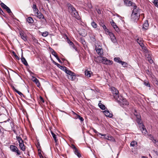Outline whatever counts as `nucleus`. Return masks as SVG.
I'll use <instances>...</instances> for the list:
<instances>
[{
  "instance_id": "f257e3e1",
  "label": "nucleus",
  "mask_w": 158,
  "mask_h": 158,
  "mask_svg": "<svg viewBox=\"0 0 158 158\" xmlns=\"http://www.w3.org/2000/svg\"><path fill=\"white\" fill-rule=\"evenodd\" d=\"M67 6L69 12L71 13L72 15L77 19H79L80 16L76 9L73 6L69 3L67 4Z\"/></svg>"
},
{
  "instance_id": "f03ea898",
  "label": "nucleus",
  "mask_w": 158,
  "mask_h": 158,
  "mask_svg": "<svg viewBox=\"0 0 158 158\" xmlns=\"http://www.w3.org/2000/svg\"><path fill=\"white\" fill-rule=\"evenodd\" d=\"M95 61L97 63H102L106 64H111L113 62L112 61L108 60L107 58L100 56H98L96 59Z\"/></svg>"
},
{
  "instance_id": "7ed1b4c3",
  "label": "nucleus",
  "mask_w": 158,
  "mask_h": 158,
  "mask_svg": "<svg viewBox=\"0 0 158 158\" xmlns=\"http://www.w3.org/2000/svg\"><path fill=\"white\" fill-rule=\"evenodd\" d=\"M117 102H118L120 105L122 106V105H128V102L127 100L124 98H123L122 96H119L118 98L116 99Z\"/></svg>"
},
{
  "instance_id": "20e7f679",
  "label": "nucleus",
  "mask_w": 158,
  "mask_h": 158,
  "mask_svg": "<svg viewBox=\"0 0 158 158\" xmlns=\"http://www.w3.org/2000/svg\"><path fill=\"white\" fill-rule=\"evenodd\" d=\"M16 139L18 140L19 143L20 148L23 151H24L25 150V146L23 143V141L21 137L17 136Z\"/></svg>"
},
{
  "instance_id": "39448f33",
  "label": "nucleus",
  "mask_w": 158,
  "mask_h": 158,
  "mask_svg": "<svg viewBox=\"0 0 158 158\" xmlns=\"http://www.w3.org/2000/svg\"><path fill=\"white\" fill-rule=\"evenodd\" d=\"M131 9H133L132 12L137 14V15H139L140 16L144 15V14H142L140 15V13L141 12V10L138 7L136 4L132 7Z\"/></svg>"
},
{
  "instance_id": "423d86ee",
  "label": "nucleus",
  "mask_w": 158,
  "mask_h": 158,
  "mask_svg": "<svg viewBox=\"0 0 158 158\" xmlns=\"http://www.w3.org/2000/svg\"><path fill=\"white\" fill-rule=\"evenodd\" d=\"M140 16L137 14L132 12L131 15V19L133 21L137 22L139 20Z\"/></svg>"
},
{
  "instance_id": "0eeeda50",
  "label": "nucleus",
  "mask_w": 158,
  "mask_h": 158,
  "mask_svg": "<svg viewBox=\"0 0 158 158\" xmlns=\"http://www.w3.org/2000/svg\"><path fill=\"white\" fill-rule=\"evenodd\" d=\"M10 149L12 151L16 153L17 155H21L20 151L16 146L11 145L10 146Z\"/></svg>"
},
{
  "instance_id": "6e6552de",
  "label": "nucleus",
  "mask_w": 158,
  "mask_h": 158,
  "mask_svg": "<svg viewBox=\"0 0 158 158\" xmlns=\"http://www.w3.org/2000/svg\"><path fill=\"white\" fill-rule=\"evenodd\" d=\"M111 90L112 92V93L113 95V96L114 98L116 99L118 98H119V96L118 95V90H117L116 88H115L114 87H112L111 88Z\"/></svg>"
},
{
  "instance_id": "1a4fd4ad",
  "label": "nucleus",
  "mask_w": 158,
  "mask_h": 158,
  "mask_svg": "<svg viewBox=\"0 0 158 158\" xmlns=\"http://www.w3.org/2000/svg\"><path fill=\"white\" fill-rule=\"evenodd\" d=\"M137 42L139 44L140 46L143 49L146 50V48L144 47L143 44V39L141 38H138L136 40Z\"/></svg>"
},
{
  "instance_id": "9d476101",
  "label": "nucleus",
  "mask_w": 158,
  "mask_h": 158,
  "mask_svg": "<svg viewBox=\"0 0 158 158\" xmlns=\"http://www.w3.org/2000/svg\"><path fill=\"white\" fill-rule=\"evenodd\" d=\"M139 127L143 135H145L147 133V131L143 124L140 123Z\"/></svg>"
},
{
  "instance_id": "9b49d317",
  "label": "nucleus",
  "mask_w": 158,
  "mask_h": 158,
  "mask_svg": "<svg viewBox=\"0 0 158 158\" xmlns=\"http://www.w3.org/2000/svg\"><path fill=\"white\" fill-rule=\"evenodd\" d=\"M124 4L127 6H131L132 7L135 4L130 1H123Z\"/></svg>"
},
{
  "instance_id": "f8f14e48",
  "label": "nucleus",
  "mask_w": 158,
  "mask_h": 158,
  "mask_svg": "<svg viewBox=\"0 0 158 158\" xmlns=\"http://www.w3.org/2000/svg\"><path fill=\"white\" fill-rule=\"evenodd\" d=\"M108 35L110 36L111 40L112 42L114 43H116L117 42V40L116 39L114 35V34L112 32H109L108 33Z\"/></svg>"
},
{
  "instance_id": "ddd939ff",
  "label": "nucleus",
  "mask_w": 158,
  "mask_h": 158,
  "mask_svg": "<svg viewBox=\"0 0 158 158\" xmlns=\"http://www.w3.org/2000/svg\"><path fill=\"white\" fill-rule=\"evenodd\" d=\"M32 80L35 83L38 87H40L41 85L40 83L39 80L37 79L34 77H33Z\"/></svg>"
},
{
  "instance_id": "4468645a",
  "label": "nucleus",
  "mask_w": 158,
  "mask_h": 158,
  "mask_svg": "<svg viewBox=\"0 0 158 158\" xmlns=\"http://www.w3.org/2000/svg\"><path fill=\"white\" fill-rule=\"evenodd\" d=\"M110 23L112 26L117 32H118L119 31V28L118 27L116 23L113 20H112V21L110 22Z\"/></svg>"
},
{
  "instance_id": "2eb2a0df",
  "label": "nucleus",
  "mask_w": 158,
  "mask_h": 158,
  "mask_svg": "<svg viewBox=\"0 0 158 158\" xmlns=\"http://www.w3.org/2000/svg\"><path fill=\"white\" fill-rule=\"evenodd\" d=\"M63 71H64L67 74H69L70 76H75V73L70 70H68L66 67V69L63 70Z\"/></svg>"
},
{
  "instance_id": "dca6fc26",
  "label": "nucleus",
  "mask_w": 158,
  "mask_h": 158,
  "mask_svg": "<svg viewBox=\"0 0 158 158\" xmlns=\"http://www.w3.org/2000/svg\"><path fill=\"white\" fill-rule=\"evenodd\" d=\"M149 26V24L148 23V20H146L145 21L143 25L142 29L143 30H147L148 29V28Z\"/></svg>"
},
{
  "instance_id": "f3484780",
  "label": "nucleus",
  "mask_w": 158,
  "mask_h": 158,
  "mask_svg": "<svg viewBox=\"0 0 158 158\" xmlns=\"http://www.w3.org/2000/svg\"><path fill=\"white\" fill-rule=\"evenodd\" d=\"M97 53L100 56H101L103 54V51L102 48L96 47L95 48Z\"/></svg>"
},
{
  "instance_id": "a211bd4d",
  "label": "nucleus",
  "mask_w": 158,
  "mask_h": 158,
  "mask_svg": "<svg viewBox=\"0 0 158 158\" xmlns=\"http://www.w3.org/2000/svg\"><path fill=\"white\" fill-rule=\"evenodd\" d=\"M35 14H36V15L40 19H44L45 20V21L46 20V19L44 18V17L43 15L40 12H36Z\"/></svg>"
},
{
  "instance_id": "6ab92c4d",
  "label": "nucleus",
  "mask_w": 158,
  "mask_h": 158,
  "mask_svg": "<svg viewBox=\"0 0 158 158\" xmlns=\"http://www.w3.org/2000/svg\"><path fill=\"white\" fill-rule=\"evenodd\" d=\"M53 62L55 65H56L58 67L60 68L61 70H63L66 69V67L61 66L59 64L56 63L53 60Z\"/></svg>"
},
{
  "instance_id": "aec40b11",
  "label": "nucleus",
  "mask_w": 158,
  "mask_h": 158,
  "mask_svg": "<svg viewBox=\"0 0 158 158\" xmlns=\"http://www.w3.org/2000/svg\"><path fill=\"white\" fill-rule=\"evenodd\" d=\"M19 34L21 38L24 41L27 40V36L23 32H20Z\"/></svg>"
},
{
  "instance_id": "412c9836",
  "label": "nucleus",
  "mask_w": 158,
  "mask_h": 158,
  "mask_svg": "<svg viewBox=\"0 0 158 158\" xmlns=\"http://www.w3.org/2000/svg\"><path fill=\"white\" fill-rule=\"evenodd\" d=\"M104 113L105 116L106 117H108L110 118H111L112 117L113 114L110 113L108 110H105L104 111Z\"/></svg>"
},
{
  "instance_id": "4be33fe9",
  "label": "nucleus",
  "mask_w": 158,
  "mask_h": 158,
  "mask_svg": "<svg viewBox=\"0 0 158 158\" xmlns=\"http://www.w3.org/2000/svg\"><path fill=\"white\" fill-rule=\"evenodd\" d=\"M32 8L33 9V11L34 13H35L36 12H39V10L38 9L36 5L35 4H34L32 6Z\"/></svg>"
},
{
  "instance_id": "5701e85b",
  "label": "nucleus",
  "mask_w": 158,
  "mask_h": 158,
  "mask_svg": "<svg viewBox=\"0 0 158 158\" xmlns=\"http://www.w3.org/2000/svg\"><path fill=\"white\" fill-rule=\"evenodd\" d=\"M21 60L22 62L23 63V64H24L25 65H26V66L28 65V63H27L26 59L25 58H24L23 57V56L22 55Z\"/></svg>"
},
{
  "instance_id": "b1692460",
  "label": "nucleus",
  "mask_w": 158,
  "mask_h": 158,
  "mask_svg": "<svg viewBox=\"0 0 158 158\" xmlns=\"http://www.w3.org/2000/svg\"><path fill=\"white\" fill-rule=\"evenodd\" d=\"M107 140H109V141H110L112 142H115V139L114 138V137L110 135H108V136L107 137Z\"/></svg>"
},
{
  "instance_id": "393cba45",
  "label": "nucleus",
  "mask_w": 158,
  "mask_h": 158,
  "mask_svg": "<svg viewBox=\"0 0 158 158\" xmlns=\"http://www.w3.org/2000/svg\"><path fill=\"white\" fill-rule=\"evenodd\" d=\"M137 118L136 121L137 123H138L139 124H140V122L141 121V119H140L141 116L139 114H136L135 115Z\"/></svg>"
},
{
  "instance_id": "a878e982",
  "label": "nucleus",
  "mask_w": 158,
  "mask_h": 158,
  "mask_svg": "<svg viewBox=\"0 0 158 158\" xmlns=\"http://www.w3.org/2000/svg\"><path fill=\"white\" fill-rule=\"evenodd\" d=\"M27 21L30 23H32L34 22V20L31 17H29L27 19Z\"/></svg>"
},
{
  "instance_id": "bb28decb",
  "label": "nucleus",
  "mask_w": 158,
  "mask_h": 158,
  "mask_svg": "<svg viewBox=\"0 0 158 158\" xmlns=\"http://www.w3.org/2000/svg\"><path fill=\"white\" fill-rule=\"evenodd\" d=\"M137 142L135 141H132L130 143L131 146L133 147H137Z\"/></svg>"
},
{
  "instance_id": "cd10ccee",
  "label": "nucleus",
  "mask_w": 158,
  "mask_h": 158,
  "mask_svg": "<svg viewBox=\"0 0 158 158\" xmlns=\"http://www.w3.org/2000/svg\"><path fill=\"white\" fill-rule=\"evenodd\" d=\"M51 133L55 142H56L57 141V139H56V135L52 131H51Z\"/></svg>"
},
{
  "instance_id": "c85d7f7f",
  "label": "nucleus",
  "mask_w": 158,
  "mask_h": 158,
  "mask_svg": "<svg viewBox=\"0 0 158 158\" xmlns=\"http://www.w3.org/2000/svg\"><path fill=\"white\" fill-rule=\"evenodd\" d=\"M90 72H91L90 71L86 70L85 72V75L88 77H90L91 76Z\"/></svg>"
},
{
  "instance_id": "c756f323",
  "label": "nucleus",
  "mask_w": 158,
  "mask_h": 158,
  "mask_svg": "<svg viewBox=\"0 0 158 158\" xmlns=\"http://www.w3.org/2000/svg\"><path fill=\"white\" fill-rule=\"evenodd\" d=\"M98 134L99 135H101L102 136H103V137H102V138L104 139H107V137H108V135H107L106 134H101V133H98Z\"/></svg>"
},
{
  "instance_id": "7c9ffc66",
  "label": "nucleus",
  "mask_w": 158,
  "mask_h": 158,
  "mask_svg": "<svg viewBox=\"0 0 158 158\" xmlns=\"http://www.w3.org/2000/svg\"><path fill=\"white\" fill-rule=\"evenodd\" d=\"M143 84L146 86L149 87H150V84L148 81L145 80L143 81Z\"/></svg>"
},
{
  "instance_id": "2f4dec72",
  "label": "nucleus",
  "mask_w": 158,
  "mask_h": 158,
  "mask_svg": "<svg viewBox=\"0 0 158 158\" xmlns=\"http://www.w3.org/2000/svg\"><path fill=\"white\" fill-rule=\"evenodd\" d=\"M98 106L102 110H104L105 109V106L103 105L101 103H99L98 104Z\"/></svg>"
},
{
  "instance_id": "473e14b6",
  "label": "nucleus",
  "mask_w": 158,
  "mask_h": 158,
  "mask_svg": "<svg viewBox=\"0 0 158 158\" xmlns=\"http://www.w3.org/2000/svg\"><path fill=\"white\" fill-rule=\"evenodd\" d=\"M5 9L8 13L10 14V15H13L10 9L8 6Z\"/></svg>"
},
{
  "instance_id": "72a5a7b5",
  "label": "nucleus",
  "mask_w": 158,
  "mask_h": 158,
  "mask_svg": "<svg viewBox=\"0 0 158 158\" xmlns=\"http://www.w3.org/2000/svg\"><path fill=\"white\" fill-rule=\"evenodd\" d=\"M102 27L103 29L106 32H107L108 34L109 33V32H110L109 31L108 29H107L105 25L103 24V25H102Z\"/></svg>"
},
{
  "instance_id": "f704fd0d",
  "label": "nucleus",
  "mask_w": 158,
  "mask_h": 158,
  "mask_svg": "<svg viewBox=\"0 0 158 158\" xmlns=\"http://www.w3.org/2000/svg\"><path fill=\"white\" fill-rule=\"evenodd\" d=\"M74 152L75 154L77 155L79 157H80L81 156V154L79 152L77 149L76 150H74Z\"/></svg>"
},
{
  "instance_id": "c9c22d12",
  "label": "nucleus",
  "mask_w": 158,
  "mask_h": 158,
  "mask_svg": "<svg viewBox=\"0 0 158 158\" xmlns=\"http://www.w3.org/2000/svg\"><path fill=\"white\" fill-rule=\"evenodd\" d=\"M114 60L118 63H121L122 61L120 60V59L119 57H115Z\"/></svg>"
},
{
  "instance_id": "e433bc0d",
  "label": "nucleus",
  "mask_w": 158,
  "mask_h": 158,
  "mask_svg": "<svg viewBox=\"0 0 158 158\" xmlns=\"http://www.w3.org/2000/svg\"><path fill=\"white\" fill-rule=\"evenodd\" d=\"M91 25L94 28H96L97 27V25L96 23L94 22H93L91 23Z\"/></svg>"
},
{
  "instance_id": "4c0bfd02",
  "label": "nucleus",
  "mask_w": 158,
  "mask_h": 158,
  "mask_svg": "<svg viewBox=\"0 0 158 158\" xmlns=\"http://www.w3.org/2000/svg\"><path fill=\"white\" fill-rule=\"evenodd\" d=\"M76 116L77 118H79L81 122L83 121L84 119L82 117H81L80 116L77 114Z\"/></svg>"
},
{
  "instance_id": "58836bf2",
  "label": "nucleus",
  "mask_w": 158,
  "mask_h": 158,
  "mask_svg": "<svg viewBox=\"0 0 158 158\" xmlns=\"http://www.w3.org/2000/svg\"><path fill=\"white\" fill-rule=\"evenodd\" d=\"M120 63L124 67H127V64L126 62L123 61H121Z\"/></svg>"
},
{
  "instance_id": "ea45409f",
  "label": "nucleus",
  "mask_w": 158,
  "mask_h": 158,
  "mask_svg": "<svg viewBox=\"0 0 158 158\" xmlns=\"http://www.w3.org/2000/svg\"><path fill=\"white\" fill-rule=\"evenodd\" d=\"M152 2L156 6L158 7V1H152Z\"/></svg>"
},
{
  "instance_id": "a19ab883",
  "label": "nucleus",
  "mask_w": 158,
  "mask_h": 158,
  "mask_svg": "<svg viewBox=\"0 0 158 158\" xmlns=\"http://www.w3.org/2000/svg\"><path fill=\"white\" fill-rule=\"evenodd\" d=\"M147 60H148L149 62L152 64L153 62V61L151 59V58L150 56H149L147 58Z\"/></svg>"
},
{
  "instance_id": "79ce46f5",
  "label": "nucleus",
  "mask_w": 158,
  "mask_h": 158,
  "mask_svg": "<svg viewBox=\"0 0 158 158\" xmlns=\"http://www.w3.org/2000/svg\"><path fill=\"white\" fill-rule=\"evenodd\" d=\"M1 5L2 7L5 9L7 7L6 5H5L4 3L2 2L1 3Z\"/></svg>"
},
{
  "instance_id": "37998d69",
  "label": "nucleus",
  "mask_w": 158,
  "mask_h": 158,
  "mask_svg": "<svg viewBox=\"0 0 158 158\" xmlns=\"http://www.w3.org/2000/svg\"><path fill=\"white\" fill-rule=\"evenodd\" d=\"M48 32L47 31H45L43 32L42 34V35L43 36L46 37L48 35Z\"/></svg>"
},
{
  "instance_id": "c03bdc74",
  "label": "nucleus",
  "mask_w": 158,
  "mask_h": 158,
  "mask_svg": "<svg viewBox=\"0 0 158 158\" xmlns=\"http://www.w3.org/2000/svg\"><path fill=\"white\" fill-rule=\"evenodd\" d=\"M12 53L13 54V55L15 56V58L17 59V60H19V57L16 55V54L15 53V52L14 51H13L12 52Z\"/></svg>"
},
{
  "instance_id": "a18cd8bd",
  "label": "nucleus",
  "mask_w": 158,
  "mask_h": 158,
  "mask_svg": "<svg viewBox=\"0 0 158 158\" xmlns=\"http://www.w3.org/2000/svg\"><path fill=\"white\" fill-rule=\"evenodd\" d=\"M71 147L73 149L74 151V150H76L77 149L75 145L73 144L71 145Z\"/></svg>"
},
{
  "instance_id": "49530a36",
  "label": "nucleus",
  "mask_w": 158,
  "mask_h": 158,
  "mask_svg": "<svg viewBox=\"0 0 158 158\" xmlns=\"http://www.w3.org/2000/svg\"><path fill=\"white\" fill-rule=\"evenodd\" d=\"M70 77L71 78V79L72 81H74V80H75V79L76 78V75H75V76H70Z\"/></svg>"
},
{
  "instance_id": "de8ad7c7",
  "label": "nucleus",
  "mask_w": 158,
  "mask_h": 158,
  "mask_svg": "<svg viewBox=\"0 0 158 158\" xmlns=\"http://www.w3.org/2000/svg\"><path fill=\"white\" fill-rule=\"evenodd\" d=\"M52 54L55 57L56 56H57L56 53L54 51L52 52Z\"/></svg>"
},
{
  "instance_id": "09e8293b",
  "label": "nucleus",
  "mask_w": 158,
  "mask_h": 158,
  "mask_svg": "<svg viewBox=\"0 0 158 158\" xmlns=\"http://www.w3.org/2000/svg\"><path fill=\"white\" fill-rule=\"evenodd\" d=\"M149 138L152 140L154 139L153 136L151 135H149Z\"/></svg>"
},
{
  "instance_id": "8fccbe9b",
  "label": "nucleus",
  "mask_w": 158,
  "mask_h": 158,
  "mask_svg": "<svg viewBox=\"0 0 158 158\" xmlns=\"http://www.w3.org/2000/svg\"><path fill=\"white\" fill-rule=\"evenodd\" d=\"M32 40H33L34 42L35 43H38V40H37L35 39L34 37H33V38H32Z\"/></svg>"
},
{
  "instance_id": "3c124183",
  "label": "nucleus",
  "mask_w": 158,
  "mask_h": 158,
  "mask_svg": "<svg viewBox=\"0 0 158 158\" xmlns=\"http://www.w3.org/2000/svg\"><path fill=\"white\" fill-rule=\"evenodd\" d=\"M0 14L3 15H4V13L2 10L1 9L0 7Z\"/></svg>"
},
{
  "instance_id": "603ef678",
  "label": "nucleus",
  "mask_w": 158,
  "mask_h": 158,
  "mask_svg": "<svg viewBox=\"0 0 158 158\" xmlns=\"http://www.w3.org/2000/svg\"><path fill=\"white\" fill-rule=\"evenodd\" d=\"M15 92L17 93L20 96L23 95V94L17 90H16V91H15Z\"/></svg>"
},
{
  "instance_id": "864d4df0",
  "label": "nucleus",
  "mask_w": 158,
  "mask_h": 158,
  "mask_svg": "<svg viewBox=\"0 0 158 158\" xmlns=\"http://www.w3.org/2000/svg\"><path fill=\"white\" fill-rule=\"evenodd\" d=\"M91 40H92L93 41H95L96 40L95 39L94 37H92L90 38Z\"/></svg>"
},
{
  "instance_id": "5fc2aeb1",
  "label": "nucleus",
  "mask_w": 158,
  "mask_h": 158,
  "mask_svg": "<svg viewBox=\"0 0 158 158\" xmlns=\"http://www.w3.org/2000/svg\"><path fill=\"white\" fill-rule=\"evenodd\" d=\"M72 47H73V48L76 51H77V48L75 47V45H74V44L72 45Z\"/></svg>"
},
{
  "instance_id": "6e6d98bb",
  "label": "nucleus",
  "mask_w": 158,
  "mask_h": 158,
  "mask_svg": "<svg viewBox=\"0 0 158 158\" xmlns=\"http://www.w3.org/2000/svg\"><path fill=\"white\" fill-rule=\"evenodd\" d=\"M152 141L154 143H156L158 142L157 140L155 139H153Z\"/></svg>"
},
{
  "instance_id": "4d7b16f0",
  "label": "nucleus",
  "mask_w": 158,
  "mask_h": 158,
  "mask_svg": "<svg viewBox=\"0 0 158 158\" xmlns=\"http://www.w3.org/2000/svg\"><path fill=\"white\" fill-rule=\"evenodd\" d=\"M40 100L42 102H44V100L43 98L42 97L40 96Z\"/></svg>"
},
{
  "instance_id": "13d9d810",
  "label": "nucleus",
  "mask_w": 158,
  "mask_h": 158,
  "mask_svg": "<svg viewBox=\"0 0 158 158\" xmlns=\"http://www.w3.org/2000/svg\"><path fill=\"white\" fill-rule=\"evenodd\" d=\"M39 155L40 158H44V157L41 153H39Z\"/></svg>"
},
{
  "instance_id": "bf43d9fd",
  "label": "nucleus",
  "mask_w": 158,
  "mask_h": 158,
  "mask_svg": "<svg viewBox=\"0 0 158 158\" xmlns=\"http://www.w3.org/2000/svg\"><path fill=\"white\" fill-rule=\"evenodd\" d=\"M69 44L70 45H71L72 46L74 44L73 43L70 41H69Z\"/></svg>"
},
{
  "instance_id": "052dcab7",
  "label": "nucleus",
  "mask_w": 158,
  "mask_h": 158,
  "mask_svg": "<svg viewBox=\"0 0 158 158\" xmlns=\"http://www.w3.org/2000/svg\"><path fill=\"white\" fill-rule=\"evenodd\" d=\"M97 11L98 13V14H101V10L100 9L98 10H97Z\"/></svg>"
},
{
  "instance_id": "680f3d73",
  "label": "nucleus",
  "mask_w": 158,
  "mask_h": 158,
  "mask_svg": "<svg viewBox=\"0 0 158 158\" xmlns=\"http://www.w3.org/2000/svg\"><path fill=\"white\" fill-rule=\"evenodd\" d=\"M11 87L15 91H15H16V90H17L15 88V87H14V86L13 85H11Z\"/></svg>"
},
{
  "instance_id": "e2e57ef3",
  "label": "nucleus",
  "mask_w": 158,
  "mask_h": 158,
  "mask_svg": "<svg viewBox=\"0 0 158 158\" xmlns=\"http://www.w3.org/2000/svg\"><path fill=\"white\" fill-rule=\"evenodd\" d=\"M93 131H94L95 133H98V135H99L98 134V132L95 129H94L93 130Z\"/></svg>"
},
{
  "instance_id": "0e129e2a",
  "label": "nucleus",
  "mask_w": 158,
  "mask_h": 158,
  "mask_svg": "<svg viewBox=\"0 0 158 158\" xmlns=\"http://www.w3.org/2000/svg\"><path fill=\"white\" fill-rule=\"evenodd\" d=\"M57 60L60 63H62V62L60 60V59L59 58L57 59Z\"/></svg>"
},
{
  "instance_id": "69168bd1",
  "label": "nucleus",
  "mask_w": 158,
  "mask_h": 158,
  "mask_svg": "<svg viewBox=\"0 0 158 158\" xmlns=\"http://www.w3.org/2000/svg\"><path fill=\"white\" fill-rule=\"evenodd\" d=\"M37 147L38 148V147H40V144L39 142H38L37 143Z\"/></svg>"
},
{
  "instance_id": "338daca9",
  "label": "nucleus",
  "mask_w": 158,
  "mask_h": 158,
  "mask_svg": "<svg viewBox=\"0 0 158 158\" xmlns=\"http://www.w3.org/2000/svg\"><path fill=\"white\" fill-rule=\"evenodd\" d=\"M89 8H92V6H91V5H89Z\"/></svg>"
},
{
  "instance_id": "774afa93",
  "label": "nucleus",
  "mask_w": 158,
  "mask_h": 158,
  "mask_svg": "<svg viewBox=\"0 0 158 158\" xmlns=\"http://www.w3.org/2000/svg\"><path fill=\"white\" fill-rule=\"evenodd\" d=\"M156 84L158 85V81H156Z\"/></svg>"
}]
</instances>
